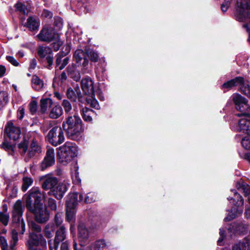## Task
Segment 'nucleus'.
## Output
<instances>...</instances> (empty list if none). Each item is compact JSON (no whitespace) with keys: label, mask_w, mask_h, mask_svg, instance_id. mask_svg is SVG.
Listing matches in <instances>:
<instances>
[{"label":"nucleus","mask_w":250,"mask_h":250,"mask_svg":"<svg viewBox=\"0 0 250 250\" xmlns=\"http://www.w3.org/2000/svg\"><path fill=\"white\" fill-rule=\"evenodd\" d=\"M80 118L76 115L69 116L66 122L62 124V127L71 139L79 140L82 137V125Z\"/></svg>","instance_id":"nucleus-1"},{"label":"nucleus","mask_w":250,"mask_h":250,"mask_svg":"<svg viewBox=\"0 0 250 250\" xmlns=\"http://www.w3.org/2000/svg\"><path fill=\"white\" fill-rule=\"evenodd\" d=\"M77 146L72 142H67L59 148L57 158L62 165H66L77 155Z\"/></svg>","instance_id":"nucleus-2"},{"label":"nucleus","mask_w":250,"mask_h":250,"mask_svg":"<svg viewBox=\"0 0 250 250\" xmlns=\"http://www.w3.org/2000/svg\"><path fill=\"white\" fill-rule=\"evenodd\" d=\"M230 191L233 194V196L229 197L228 199L233 205V207L230 211H229L227 217L224 218L225 221H230L236 218L241 214L243 211V206L244 201L242 197L236 192L235 189H231Z\"/></svg>","instance_id":"nucleus-3"},{"label":"nucleus","mask_w":250,"mask_h":250,"mask_svg":"<svg viewBox=\"0 0 250 250\" xmlns=\"http://www.w3.org/2000/svg\"><path fill=\"white\" fill-rule=\"evenodd\" d=\"M77 193H69L66 198V219L68 221H73L75 216L76 207L79 201L83 200V195L80 194L79 199L78 198Z\"/></svg>","instance_id":"nucleus-4"},{"label":"nucleus","mask_w":250,"mask_h":250,"mask_svg":"<svg viewBox=\"0 0 250 250\" xmlns=\"http://www.w3.org/2000/svg\"><path fill=\"white\" fill-rule=\"evenodd\" d=\"M44 198V195L41 192L38 187H33L29 191V195L26 201V206L28 209H33V207L38 205H42L41 201Z\"/></svg>","instance_id":"nucleus-5"},{"label":"nucleus","mask_w":250,"mask_h":250,"mask_svg":"<svg viewBox=\"0 0 250 250\" xmlns=\"http://www.w3.org/2000/svg\"><path fill=\"white\" fill-rule=\"evenodd\" d=\"M47 138L49 143L54 146H57L63 143L64 136L62 128L60 126L53 127L49 131Z\"/></svg>","instance_id":"nucleus-6"},{"label":"nucleus","mask_w":250,"mask_h":250,"mask_svg":"<svg viewBox=\"0 0 250 250\" xmlns=\"http://www.w3.org/2000/svg\"><path fill=\"white\" fill-rule=\"evenodd\" d=\"M59 35L54 28L50 25H46L38 35L39 39L43 42H50L59 39Z\"/></svg>","instance_id":"nucleus-7"},{"label":"nucleus","mask_w":250,"mask_h":250,"mask_svg":"<svg viewBox=\"0 0 250 250\" xmlns=\"http://www.w3.org/2000/svg\"><path fill=\"white\" fill-rule=\"evenodd\" d=\"M28 250H35L38 249V246L45 247L46 241L42 234L35 232L31 233L27 244Z\"/></svg>","instance_id":"nucleus-8"},{"label":"nucleus","mask_w":250,"mask_h":250,"mask_svg":"<svg viewBox=\"0 0 250 250\" xmlns=\"http://www.w3.org/2000/svg\"><path fill=\"white\" fill-rule=\"evenodd\" d=\"M6 233V229H2L0 230V244L2 250H8V246L5 237L2 234L5 235ZM18 241V235L17 230L13 229L11 232V241L10 243V250H14L13 249Z\"/></svg>","instance_id":"nucleus-9"},{"label":"nucleus","mask_w":250,"mask_h":250,"mask_svg":"<svg viewBox=\"0 0 250 250\" xmlns=\"http://www.w3.org/2000/svg\"><path fill=\"white\" fill-rule=\"evenodd\" d=\"M34 213L36 220L41 223L46 222L49 217V213L45 206L42 205H38L33 207V209H28Z\"/></svg>","instance_id":"nucleus-10"},{"label":"nucleus","mask_w":250,"mask_h":250,"mask_svg":"<svg viewBox=\"0 0 250 250\" xmlns=\"http://www.w3.org/2000/svg\"><path fill=\"white\" fill-rule=\"evenodd\" d=\"M232 98L237 110L246 114L250 111V106L248 103V100L241 95L234 93Z\"/></svg>","instance_id":"nucleus-11"},{"label":"nucleus","mask_w":250,"mask_h":250,"mask_svg":"<svg viewBox=\"0 0 250 250\" xmlns=\"http://www.w3.org/2000/svg\"><path fill=\"white\" fill-rule=\"evenodd\" d=\"M69 184L65 181L59 182L55 186L53 190L48 191L49 195L54 196L58 200L62 199L68 189Z\"/></svg>","instance_id":"nucleus-12"},{"label":"nucleus","mask_w":250,"mask_h":250,"mask_svg":"<svg viewBox=\"0 0 250 250\" xmlns=\"http://www.w3.org/2000/svg\"><path fill=\"white\" fill-rule=\"evenodd\" d=\"M23 209L21 202L18 200L14 204L13 211V221L14 223H20L22 230V233L24 231V224L21 219Z\"/></svg>","instance_id":"nucleus-13"},{"label":"nucleus","mask_w":250,"mask_h":250,"mask_svg":"<svg viewBox=\"0 0 250 250\" xmlns=\"http://www.w3.org/2000/svg\"><path fill=\"white\" fill-rule=\"evenodd\" d=\"M79 239L80 241V247L74 241L73 247L74 250H83V247L88 238V232L85 227L83 225H80L78 227Z\"/></svg>","instance_id":"nucleus-14"},{"label":"nucleus","mask_w":250,"mask_h":250,"mask_svg":"<svg viewBox=\"0 0 250 250\" xmlns=\"http://www.w3.org/2000/svg\"><path fill=\"white\" fill-rule=\"evenodd\" d=\"M41 180L42 181V186L43 189L51 191L53 189L57 183L58 179L52 174H47L43 176Z\"/></svg>","instance_id":"nucleus-15"},{"label":"nucleus","mask_w":250,"mask_h":250,"mask_svg":"<svg viewBox=\"0 0 250 250\" xmlns=\"http://www.w3.org/2000/svg\"><path fill=\"white\" fill-rule=\"evenodd\" d=\"M5 130L7 135L11 140L16 141L20 138L21 129L19 126H15L12 122L7 123Z\"/></svg>","instance_id":"nucleus-16"},{"label":"nucleus","mask_w":250,"mask_h":250,"mask_svg":"<svg viewBox=\"0 0 250 250\" xmlns=\"http://www.w3.org/2000/svg\"><path fill=\"white\" fill-rule=\"evenodd\" d=\"M55 152L53 148H48L46 155L41 164V168L43 170L55 164Z\"/></svg>","instance_id":"nucleus-17"},{"label":"nucleus","mask_w":250,"mask_h":250,"mask_svg":"<svg viewBox=\"0 0 250 250\" xmlns=\"http://www.w3.org/2000/svg\"><path fill=\"white\" fill-rule=\"evenodd\" d=\"M38 54L40 58H45L50 68L53 64V55L51 48L48 46H40L38 49Z\"/></svg>","instance_id":"nucleus-18"},{"label":"nucleus","mask_w":250,"mask_h":250,"mask_svg":"<svg viewBox=\"0 0 250 250\" xmlns=\"http://www.w3.org/2000/svg\"><path fill=\"white\" fill-rule=\"evenodd\" d=\"M237 130L250 135V114H244L239 121Z\"/></svg>","instance_id":"nucleus-19"},{"label":"nucleus","mask_w":250,"mask_h":250,"mask_svg":"<svg viewBox=\"0 0 250 250\" xmlns=\"http://www.w3.org/2000/svg\"><path fill=\"white\" fill-rule=\"evenodd\" d=\"M81 87L85 95L92 96L94 93V82L89 77L83 79L81 81Z\"/></svg>","instance_id":"nucleus-20"},{"label":"nucleus","mask_w":250,"mask_h":250,"mask_svg":"<svg viewBox=\"0 0 250 250\" xmlns=\"http://www.w3.org/2000/svg\"><path fill=\"white\" fill-rule=\"evenodd\" d=\"M248 230V226L242 223L231 224L228 229V232L242 234Z\"/></svg>","instance_id":"nucleus-21"},{"label":"nucleus","mask_w":250,"mask_h":250,"mask_svg":"<svg viewBox=\"0 0 250 250\" xmlns=\"http://www.w3.org/2000/svg\"><path fill=\"white\" fill-rule=\"evenodd\" d=\"M74 58L76 62L79 65H82L85 67L88 63V61L86 58L84 52L81 49H78L75 51L74 54Z\"/></svg>","instance_id":"nucleus-22"},{"label":"nucleus","mask_w":250,"mask_h":250,"mask_svg":"<svg viewBox=\"0 0 250 250\" xmlns=\"http://www.w3.org/2000/svg\"><path fill=\"white\" fill-rule=\"evenodd\" d=\"M66 96L67 98L72 102H76L77 98L80 102H84L81 93L78 89L74 91L71 88H69L67 90Z\"/></svg>","instance_id":"nucleus-23"},{"label":"nucleus","mask_w":250,"mask_h":250,"mask_svg":"<svg viewBox=\"0 0 250 250\" xmlns=\"http://www.w3.org/2000/svg\"><path fill=\"white\" fill-rule=\"evenodd\" d=\"M44 83L42 80L38 76L34 75L31 79L32 87L36 91H41L44 87Z\"/></svg>","instance_id":"nucleus-24"},{"label":"nucleus","mask_w":250,"mask_h":250,"mask_svg":"<svg viewBox=\"0 0 250 250\" xmlns=\"http://www.w3.org/2000/svg\"><path fill=\"white\" fill-rule=\"evenodd\" d=\"M42 151L40 146L35 140H33L30 147L28 150L27 155L29 158L34 156L36 154H39Z\"/></svg>","instance_id":"nucleus-25"},{"label":"nucleus","mask_w":250,"mask_h":250,"mask_svg":"<svg viewBox=\"0 0 250 250\" xmlns=\"http://www.w3.org/2000/svg\"><path fill=\"white\" fill-rule=\"evenodd\" d=\"M55 63L56 67L60 70H62L68 64L69 62V58L66 57H64L59 54H57L56 56Z\"/></svg>","instance_id":"nucleus-26"},{"label":"nucleus","mask_w":250,"mask_h":250,"mask_svg":"<svg viewBox=\"0 0 250 250\" xmlns=\"http://www.w3.org/2000/svg\"><path fill=\"white\" fill-rule=\"evenodd\" d=\"M63 113L62 107L59 104L53 105L50 109L49 116L52 119H57Z\"/></svg>","instance_id":"nucleus-27"},{"label":"nucleus","mask_w":250,"mask_h":250,"mask_svg":"<svg viewBox=\"0 0 250 250\" xmlns=\"http://www.w3.org/2000/svg\"><path fill=\"white\" fill-rule=\"evenodd\" d=\"M236 187L240 191H242L246 196L250 194L249 201L250 204V186L242 181H240L236 183Z\"/></svg>","instance_id":"nucleus-28"},{"label":"nucleus","mask_w":250,"mask_h":250,"mask_svg":"<svg viewBox=\"0 0 250 250\" xmlns=\"http://www.w3.org/2000/svg\"><path fill=\"white\" fill-rule=\"evenodd\" d=\"M243 82V78L238 77L232 79L225 83L222 85L223 88L229 89L234 86H239L240 83Z\"/></svg>","instance_id":"nucleus-29"},{"label":"nucleus","mask_w":250,"mask_h":250,"mask_svg":"<svg viewBox=\"0 0 250 250\" xmlns=\"http://www.w3.org/2000/svg\"><path fill=\"white\" fill-rule=\"evenodd\" d=\"M81 112L83 120L86 122H91L92 120V117L95 114L93 110L86 107L83 108Z\"/></svg>","instance_id":"nucleus-30"},{"label":"nucleus","mask_w":250,"mask_h":250,"mask_svg":"<svg viewBox=\"0 0 250 250\" xmlns=\"http://www.w3.org/2000/svg\"><path fill=\"white\" fill-rule=\"evenodd\" d=\"M232 250H250V239H245L242 243L235 244Z\"/></svg>","instance_id":"nucleus-31"},{"label":"nucleus","mask_w":250,"mask_h":250,"mask_svg":"<svg viewBox=\"0 0 250 250\" xmlns=\"http://www.w3.org/2000/svg\"><path fill=\"white\" fill-rule=\"evenodd\" d=\"M39 20L37 18L29 17L27 20V26L30 30H35L39 28Z\"/></svg>","instance_id":"nucleus-32"},{"label":"nucleus","mask_w":250,"mask_h":250,"mask_svg":"<svg viewBox=\"0 0 250 250\" xmlns=\"http://www.w3.org/2000/svg\"><path fill=\"white\" fill-rule=\"evenodd\" d=\"M41 111L42 113H45L49 107L53 104L51 99L49 98H42L41 100Z\"/></svg>","instance_id":"nucleus-33"},{"label":"nucleus","mask_w":250,"mask_h":250,"mask_svg":"<svg viewBox=\"0 0 250 250\" xmlns=\"http://www.w3.org/2000/svg\"><path fill=\"white\" fill-rule=\"evenodd\" d=\"M15 145L11 144L7 141H4L1 144L0 147L7 151L9 155H13L14 154Z\"/></svg>","instance_id":"nucleus-34"},{"label":"nucleus","mask_w":250,"mask_h":250,"mask_svg":"<svg viewBox=\"0 0 250 250\" xmlns=\"http://www.w3.org/2000/svg\"><path fill=\"white\" fill-rule=\"evenodd\" d=\"M240 91L247 97H250V86L248 81H245L243 78V82L239 84Z\"/></svg>","instance_id":"nucleus-35"},{"label":"nucleus","mask_w":250,"mask_h":250,"mask_svg":"<svg viewBox=\"0 0 250 250\" xmlns=\"http://www.w3.org/2000/svg\"><path fill=\"white\" fill-rule=\"evenodd\" d=\"M65 228L63 226H61L58 230H57L55 237V242L60 243L65 238Z\"/></svg>","instance_id":"nucleus-36"},{"label":"nucleus","mask_w":250,"mask_h":250,"mask_svg":"<svg viewBox=\"0 0 250 250\" xmlns=\"http://www.w3.org/2000/svg\"><path fill=\"white\" fill-rule=\"evenodd\" d=\"M56 228V226L53 223L47 224L44 229L45 236L48 238L52 237Z\"/></svg>","instance_id":"nucleus-37"},{"label":"nucleus","mask_w":250,"mask_h":250,"mask_svg":"<svg viewBox=\"0 0 250 250\" xmlns=\"http://www.w3.org/2000/svg\"><path fill=\"white\" fill-rule=\"evenodd\" d=\"M85 102L91 107L95 108L96 109H99L100 108L99 103L95 98V94L92 96H88V97L86 98Z\"/></svg>","instance_id":"nucleus-38"},{"label":"nucleus","mask_w":250,"mask_h":250,"mask_svg":"<svg viewBox=\"0 0 250 250\" xmlns=\"http://www.w3.org/2000/svg\"><path fill=\"white\" fill-rule=\"evenodd\" d=\"M108 246L107 244L105 242L104 240L100 239L97 240L94 245L95 250H104Z\"/></svg>","instance_id":"nucleus-39"},{"label":"nucleus","mask_w":250,"mask_h":250,"mask_svg":"<svg viewBox=\"0 0 250 250\" xmlns=\"http://www.w3.org/2000/svg\"><path fill=\"white\" fill-rule=\"evenodd\" d=\"M28 146V142L25 139H24L18 145L20 152L21 155H23L26 152Z\"/></svg>","instance_id":"nucleus-40"},{"label":"nucleus","mask_w":250,"mask_h":250,"mask_svg":"<svg viewBox=\"0 0 250 250\" xmlns=\"http://www.w3.org/2000/svg\"><path fill=\"white\" fill-rule=\"evenodd\" d=\"M23 184L22 186V190L25 191L28 188L31 186L33 183V180L32 178L26 177L23 178Z\"/></svg>","instance_id":"nucleus-41"},{"label":"nucleus","mask_w":250,"mask_h":250,"mask_svg":"<svg viewBox=\"0 0 250 250\" xmlns=\"http://www.w3.org/2000/svg\"><path fill=\"white\" fill-rule=\"evenodd\" d=\"M87 55L92 62H97L98 60L99 55L98 53L93 50L89 49L87 51Z\"/></svg>","instance_id":"nucleus-42"},{"label":"nucleus","mask_w":250,"mask_h":250,"mask_svg":"<svg viewBox=\"0 0 250 250\" xmlns=\"http://www.w3.org/2000/svg\"><path fill=\"white\" fill-rule=\"evenodd\" d=\"M242 145L246 149L250 150V135L243 138L241 141Z\"/></svg>","instance_id":"nucleus-43"},{"label":"nucleus","mask_w":250,"mask_h":250,"mask_svg":"<svg viewBox=\"0 0 250 250\" xmlns=\"http://www.w3.org/2000/svg\"><path fill=\"white\" fill-rule=\"evenodd\" d=\"M9 215L8 213L0 212V221L5 226L8 224Z\"/></svg>","instance_id":"nucleus-44"},{"label":"nucleus","mask_w":250,"mask_h":250,"mask_svg":"<svg viewBox=\"0 0 250 250\" xmlns=\"http://www.w3.org/2000/svg\"><path fill=\"white\" fill-rule=\"evenodd\" d=\"M62 105L64 108L65 112L67 113H69L72 110V105L70 103L66 100H63Z\"/></svg>","instance_id":"nucleus-45"},{"label":"nucleus","mask_w":250,"mask_h":250,"mask_svg":"<svg viewBox=\"0 0 250 250\" xmlns=\"http://www.w3.org/2000/svg\"><path fill=\"white\" fill-rule=\"evenodd\" d=\"M52 42H53L52 46L54 50L56 51H58L62 44V42L60 39V36H59L58 39L56 41H53Z\"/></svg>","instance_id":"nucleus-46"},{"label":"nucleus","mask_w":250,"mask_h":250,"mask_svg":"<svg viewBox=\"0 0 250 250\" xmlns=\"http://www.w3.org/2000/svg\"><path fill=\"white\" fill-rule=\"evenodd\" d=\"M71 78H72L74 81L77 82L79 81L81 79L80 74L77 70L72 73L71 71V74L69 75Z\"/></svg>","instance_id":"nucleus-47"},{"label":"nucleus","mask_w":250,"mask_h":250,"mask_svg":"<svg viewBox=\"0 0 250 250\" xmlns=\"http://www.w3.org/2000/svg\"><path fill=\"white\" fill-rule=\"evenodd\" d=\"M38 104L37 102L33 101H32L29 104V109L30 112L34 114L37 110Z\"/></svg>","instance_id":"nucleus-48"},{"label":"nucleus","mask_w":250,"mask_h":250,"mask_svg":"<svg viewBox=\"0 0 250 250\" xmlns=\"http://www.w3.org/2000/svg\"><path fill=\"white\" fill-rule=\"evenodd\" d=\"M48 244L50 250H57L59 243L57 242H55V240L53 241L50 240L48 241Z\"/></svg>","instance_id":"nucleus-49"},{"label":"nucleus","mask_w":250,"mask_h":250,"mask_svg":"<svg viewBox=\"0 0 250 250\" xmlns=\"http://www.w3.org/2000/svg\"><path fill=\"white\" fill-rule=\"evenodd\" d=\"M48 206L50 207V208L53 210H56L57 209V205H56V201L52 199V198H49L48 201Z\"/></svg>","instance_id":"nucleus-50"},{"label":"nucleus","mask_w":250,"mask_h":250,"mask_svg":"<svg viewBox=\"0 0 250 250\" xmlns=\"http://www.w3.org/2000/svg\"><path fill=\"white\" fill-rule=\"evenodd\" d=\"M54 221L56 223V227L60 226L62 223V214L59 213L56 214Z\"/></svg>","instance_id":"nucleus-51"},{"label":"nucleus","mask_w":250,"mask_h":250,"mask_svg":"<svg viewBox=\"0 0 250 250\" xmlns=\"http://www.w3.org/2000/svg\"><path fill=\"white\" fill-rule=\"evenodd\" d=\"M6 60L15 66H18L19 65L18 62L12 56H6Z\"/></svg>","instance_id":"nucleus-52"},{"label":"nucleus","mask_w":250,"mask_h":250,"mask_svg":"<svg viewBox=\"0 0 250 250\" xmlns=\"http://www.w3.org/2000/svg\"><path fill=\"white\" fill-rule=\"evenodd\" d=\"M67 77L66 75L64 72H62L61 75L59 76L58 79H59L61 83H62L63 81H65L66 80ZM58 80V78H55L53 80V84L55 85L57 83V81Z\"/></svg>","instance_id":"nucleus-53"},{"label":"nucleus","mask_w":250,"mask_h":250,"mask_svg":"<svg viewBox=\"0 0 250 250\" xmlns=\"http://www.w3.org/2000/svg\"><path fill=\"white\" fill-rule=\"evenodd\" d=\"M224 231H225V230L223 229V228L220 229L219 234H220V237L217 241V243H218V245H222L223 240L225 237V235H224Z\"/></svg>","instance_id":"nucleus-54"},{"label":"nucleus","mask_w":250,"mask_h":250,"mask_svg":"<svg viewBox=\"0 0 250 250\" xmlns=\"http://www.w3.org/2000/svg\"><path fill=\"white\" fill-rule=\"evenodd\" d=\"M15 7L17 10L21 12H22L24 14L26 13L25 5L22 4L21 3L19 2L17 3L15 5Z\"/></svg>","instance_id":"nucleus-55"},{"label":"nucleus","mask_w":250,"mask_h":250,"mask_svg":"<svg viewBox=\"0 0 250 250\" xmlns=\"http://www.w3.org/2000/svg\"><path fill=\"white\" fill-rule=\"evenodd\" d=\"M8 100L7 96L5 93L3 91L0 92V102L2 103L7 102Z\"/></svg>","instance_id":"nucleus-56"},{"label":"nucleus","mask_w":250,"mask_h":250,"mask_svg":"<svg viewBox=\"0 0 250 250\" xmlns=\"http://www.w3.org/2000/svg\"><path fill=\"white\" fill-rule=\"evenodd\" d=\"M225 0V2L223 3L221 5V9L223 12H226L228 10L229 5V0Z\"/></svg>","instance_id":"nucleus-57"},{"label":"nucleus","mask_w":250,"mask_h":250,"mask_svg":"<svg viewBox=\"0 0 250 250\" xmlns=\"http://www.w3.org/2000/svg\"><path fill=\"white\" fill-rule=\"evenodd\" d=\"M95 201L93 199V195L91 194H89L85 197L84 201L86 203H90Z\"/></svg>","instance_id":"nucleus-58"},{"label":"nucleus","mask_w":250,"mask_h":250,"mask_svg":"<svg viewBox=\"0 0 250 250\" xmlns=\"http://www.w3.org/2000/svg\"><path fill=\"white\" fill-rule=\"evenodd\" d=\"M42 15L43 17L48 19L52 17V13L47 10H44Z\"/></svg>","instance_id":"nucleus-59"},{"label":"nucleus","mask_w":250,"mask_h":250,"mask_svg":"<svg viewBox=\"0 0 250 250\" xmlns=\"http://www.w3.org/2000/svg\"><path fill=\"white\" fill-rule=\"evenodd\" d=\"M6 71V67L4 65H0V78L2 77L5 75Z\"/></svg>","instance_id":"nucleus-60"},{"label":"nucleus","mask_w":250,"mask_h":250,"mask_svg":"<svg viewBox=\"0 0 250 250\" xmlns=\"http://www.w3.org/2000/svg\"><path fill=\"white\" fill-rule=\"evenodd\" d=\"M18 116L20 119H22L24 115V109L23 107H20L19 108L18 111Z\"/></svg>","instance_id":"nucleus-61"},{"label":"nucleus","mask_w":250,"mask_h":250,"mask_svg":"<svg viewBox=\"0 0 250 250\" xmlns=\"http://www.w3.org/2000/svg\"><path fill=\"white\" fill-rule=\"evenodd\" d=\"M76 70V67L74 65L72 64L70 65L67 67V72L69 75L71 74V71L72 72V73L74 71H75Z\"/></svg>","instance_id":"nucleus-62"},{"label":"nucleus","mask_w":250,"mask_h":250,"mask_svg":"<svg viewBox=\"0 0 250 250\" xmlns=\"http://www.w3.org/2000/svg\"><path fill=\"white\" fill-rule=\"evenodd\" d=\"M37 65V61L35 59H32L30 63L29 69H34Z\"/></svg>","instance_id":"nucleus-63"},{"label":"nucleus","mask_w":250,"mask_h":250,"mask_svg":"<svg viewBox=\"0 0 250 250\" xmlns=\"http://www.w3.org/2000/svg\"><path fill=\"white\" fill-rule=\"evenodd\" d=\"M75 176V178L73 179V181L74 183L75 184H79L81 183V180L80 178L79 177L78 173H76Z\"/></svg>","instance_id":"nucleus-64"}]
</instances>
